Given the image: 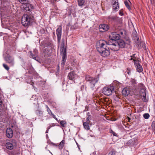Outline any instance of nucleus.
Instances as JSON below:
<instances>
[{
  "label": "nucleus",
  "mask_w": 155,
  "mask_h": 155,
  "mask_svg": "<svg viewBox=\"0 0 155 155\" xmlns=\"http://www.w3.org/2000/svg\"><path fill=\"white\" fill-rule=\"evenodd\" d=\"M111 45V43H110L109 41H107L101 40L97 42L96 46L97 51L100 55L104 57H106L110 54L109 48L108 46Z\"/></svg>",
  "instance_id": "f257e3e1"
},
{
  "label": "nucleus",
  "mask_w": 155,
  "mask_h": 155,
  "mask_svg": "<svg viewBox=\"0 0 155 155\" xmlns=\"http://www.w3.org/2000/svg\"><path fill=\"white\" fill-rule=\"evenodd\" d=\"M34 16L32 12H29L28 15L25 14L23 15L21 19V23L25 27L29 25L31 23L33 22Z\"/></svg>",
  "instance_id": "f03ea898"
},
{
  "label": "nucleus",
  "mask_w": 155,
  "mask_h": 155,
  "mask_svg": "<svg viewBox=\"0 0 155 155\" xmlns=\"http://www.w3.org/2000/svg\"><path fill=\"white\" fill-rule=\"evenodd\" d=\"M126 45L125 42L122 39H119L115 42L113 43L112 45L110 47V49L114 51H118L120 48H124Z\"/></svg>",
  "instance_id": "7ed1b4c3"
},
{
  "label": "nucleus",
  "mask_w": 155,
  "mask_h": 155,
  "mask_svg": "<svg viewBox=\"0 0 155 155\" xmlns=\"http://www.w3.org/2000/svg\"><path fill=\"white\" fill-rule=\"evenodd\" d=\"M61 53L62 55L61 64L64 65L67 59L66 47L65 45L64 40L62 39V42L61 45Z\"/></svg>",
  "instance_id": "20e7f679"
},
{
  "label": "nucleus",
  "mask_w": 155,
  "mask_h": 155,
  "mask_svg": "<svg viewBox=\"0 0 155 155\" xmlns=\"http://www.w3.org/2000/svg\"><path fill=\"white\" fill-rule=\"evenodd\" d=\"M85 78L86 81L89 82L90 87L93 90L95 87V84L99 81L98 78H94L89 75H87Z\"/></svg>",
  "instance_id": "39448f33"
},
{
  "label": "nucleus",
  "mask_w": 155,
  "mask_h": 155,
  "mask_svg": "<svg viewBox=\"0 0 155 155\" xmlns=\"http://www.w3.org/2000/svg\"><path fill=\"white\" fill-rule=\"evenodd\" d=\"M120 38V36L119 34H117L116 32H112L109 36L110 40L109 41L110 43H111L112 44L113 43H114L116 41H118Z\"/></svg>",
  "instance_id": "423d86ee"
},
{
  "label": "nucleus",
  "mask_w": 155,
  "mask_h": 155,
  "mask_svg": "<svg viewBox=\"0 0 155 155\" xmlns=\"http://www.w3.org/2000/svg\"><path fill=\"white\" fill-rule=\"evenodd\" d=\"M21 8L22 11L24 12L30 11L33 8V7L31 4L29 3H25L22 5Z\"/></svg>",
  "instance_id": "0eeeda50"
},
{
  "label": "nucleus",
  "mask_w": 155,
  "mask_h": 155,
  "mask_svg": "<svg viewBox=\"0 0 155 155\" xmlns=\"http://www.w3.org/2000/svg\"><path fill=\"white\" fill-rule=\"evenodd\" d=\"M4 59L6 63L9 64L10 67H13L14 66L15 62L13 57L9 55H7L4 57Z\"/></svg>",
  "instance_id": "6e6552de"
},
{
  "label": "nucleus",
  "mask_w": 155,
  "mask_h": 155,
  "mask_svg": "<svg viewBox=\"0 0 155 155\" xmlns=\"http://www.w3.org/2000/svg\"><path fill=\"white\" fill-rule=\"evenodd\" d=\"M114 87L113 86L111 87L110 88L105 87L103 89L102 93L105 95L109 96L112 94V91L114 90Z\"/></svg>",
  "instance_id": "1a4fd4ad"
},
{
  "label": "nucleus",
  "mask_w": 155,
  "mask_h": 155,
  "mask_svg": "<svg viewBox=\"0 0 155 155\" xmlns=\"http://www.w3.org/2000/svg\"><path fill=\"white\" fill-rule=\"evenodd\" d=\"M133 61L134 62V64L137 71L139 73L142 72L143 71V69L141 65L139 63V61L138 60H136L134 59Z\"/></svg>",
  "instance_id": "9d476101"
},
{
  "label": "nucleus",
  "mask_w": 155,
  "mask_h": 155,
  "mask_svg": "<svg viewBox=\"0 0 155 155\" xmlns=\"http://www.w3.org/2000/svg\"><path fill=\"white\" fill-rule=\"evenodd\" d=\"M62 27L61 26H59L56 30V34L57 37L58 43L59 44L61 36Z\"/></svg>",
  "instance_id": "9b49d317"
},
{
  "label": "nucleus",
  "mask_w": 155,
  "mask_h": 155,
  "mask_svg": "<svg viewBox=\"0 0 155 155\" xmlns=\"http://www.w3.org/2000/svg\"><path fill=\"white\" fill-rule=\"evenodd\" d=\"M109 26L106 24H101L99 26V29L101 32L106 31L109 29Z\"/></svg>",
  "instance_id": "f8f14e48"
},
{
  "label": "nucleus",
  "mask_w": 155,
  "mask_h": 155,
  "mask_svg": "<svg viewBox=\"0 0 155 155\" xmlns=\"http://www.w3.org/2000/svg\"><path fill=\"white\" fill-rule=\"evenodd\" d=\"M77 77V74L75 73L74 71H72L69 73L68 74V77L71 80L74 81L75 78Z\"/></svg>",
  "instance_id": "ddd939ff"
},
{
  "label": "nucleus",
  "mask_w": 155,
  "mask_h": 155,
  "mask_svg": "<svg viewBox=\"0 0 155 155\" xmlns=\"http://www.w3.org/2000/svg\"><path fill=\"white\" fill-rule=\"evenodd\" d=\"M7 137L8 138H11L13 136V131L11 128H8L6 131Z\"/></svg>",
  "instance_id": "4468645a"
},
{
  "label": "nucleus",
  "mask_w": 155,
  "mask_h": 155,
  "mask_svg": "<svg viewBox=\"0 0 155 155\" xmlns=\"http://www.w3.org/2000/svg\"><path fill=\"white\" fill-rule=\"evenodd\" d=\"M31 54L30 55V57L34 59H35L37 56L38 52L37 50L35 49L34 50L33 53L32 52H30Z\"/></svg>",
  "instance_id": "2eb2a0df"
},
{
  "label": "nucleus",
  "mask_w": 155,
  "mask_h": 155,
  "mask_svg": "<svg viewBox=\"0 0 155 155\" xmlns=\"http://www.w3.org/2000/svg\"><path fill=\"white\" fill-rule=\"evenodd\" d=\"M145 91V89L144 88H143L141 89L140 92V95L141 96H143V100L144 101H146L145 100L146 99V94Z\"/></svg>",
  "instance_id": "dca6fc26"
},
{
  "label": "nucleus",
  "mask_w": 155,
  "mask_h": 155,
  "mask_svg": "<svg viewBox=\"0 0 155 155\" xmlns=\"http://www.w3.org/2000/svg\"><path fill=\"white\" fill-rule=\"evenodd\" d=\"M122 93L123 96L126 97L130 94V91L127 88H125L122 90Z\"/></svg>",
  "instance_id": "f3484780"
},
{
  "label": "nucleus",
  "mask_w": 155,
  "mask_h": 155,
  "mask_svg": "<svg viewBox=\"0 0 155 155\" xmlns=\"http://www.w3.org/2000/svg\"><path fill=\"white\" fill-rule=\"evenodd\" d=\"M118 4V0H115L113 4V7L114 9L116 10H118L119 8Z\"/></svg>",
  "instance_id": "a211bd4d"
},
{
  "label": "nucleus",
  "mask_w": 155,
  "mask_h": 155,
  "mask_svg": "<svg viewBox=\"0 0 155 155\" xmlns=\"http://www.w3.org/2000/svg\"><path fill=\"white\" fill-rule=\"evenodd\" d=\"M132 38L134 40L136 41L137 40H139V38L137 35V32L136 31L133 32L132 34Z\"/></svg>",
  "instance_id": "6ab92c4d"
},
{
  "label": "nucleus",
  "mask_w": 155,
  "mask_h": 155,
  "mask_svg": "<svg viewBox=\"0 0 155 155\" xmlns=\"http://www.w3.org/2000/svg\"><path fill=\"white\" fill-rule=\"evenodd\" d=\"M86 0H78L79 6L82 7L83 6L85 5Z\"/></svg>",
  "instance_id": "aec40b11"
},
{
  "label": "nucleus",
  "mask_w": 155,
  "mask_h": 155,
  "mask_svg": "<svg viewBox=\"0 0 155 155\" xmlns=\"http://www.w3.org/2000/svg\"><path fill=\"white\" fill-rule=\"evenodd\" d=\"M6 147L7 149L9 150H12L14 147L12 144L9 142H7L6 143Z\"/></svg>",
  "instance_id": "412c9836"
},
{
  "label": "nucleus",
  "mask_w": 155,
  "mask_h": 155,
  "mask_svg": "<svg viewBox=\"0 0 155 155\" xmlns=\"http://www.w3.org/2000/svg\"><path fill=\"white\" fill-rule=\"evenodd\" d=\"M65 141L62 140L58 146V147L60 150H61L64 145Z\"/></svg>",
  "instance_id": "4be33fe9"
},
{
  "label": "nucleus",
  "mask_w": 155,
  "mask_h": 155,
  "mask_svg": "<svg viewBox=\"0 0 155 155\" xmlns=\"http://www.w3.org/2000/svg\"><path fill=\"white\" fill-rule=\"evenodd\" d=\"M89 123L84 122L83 123V125L84 128L87 130L89 129Z\"/></svg>",
  "instance_id": "5701e85b"
},
{
  "label": "nucleus",
  "mask_w": 155,
  "mask_h": 155,
  "mask_svg": "<svg viewBox=\"0 0 155 155\" xmlns=\"http://www.w3.org/2000/svg\"><path fill=\"white\" fill-rule=\"evenodd\" d=\"M135 42L137 45V48L138 49H140L141 48V44L139 40H137L135 41Z\"/></svg>",
  "instance_id": "b1692460"
},
{
  "label": "nucleus",
  "mask_w": 155,
  "mask_h": 155,
  "mask_svg": "<svg viewBox=\"0 0 155 155\" xmlns=\"http://www.w3.org/2000/svg\"><path fill=\"white\" fill-rule=\"evenodd\" d=\"M28 69L29 70L28 71L30 74H32L35 72V69L31 65V66Z\"/></svg>",
  "instance_id": "393cba45"
},
{
  "label": "nucleus",
  "mask_w": 155,
  "mask_h": 155,
  "mask_svg": "<svg viewBox=\"0 0 155 155\" xmlns=\"http://www.w3.org/2000/svg\"><path fill=\"white\" fill-rule=\"evenodd\" d=\"M35 112L36 114L38 116H41L43 114L42 112L39 109L36 110Z\"/></svg>",
  "instance_id": "a878e982"
},
{
  "label": "nucleus",
  "mask_w": 155,
  "mask_h": 155,
  "mask_svg": "<svg viewBox=\"0 0 155 155\" xmlns=\"http://www.w3.org/2000/svg\"><path fill=\"white\" fill-rule=\"evenodd\" d=\"M60 124L62 127H64L67 124L66 121L64 120H61L60 122Z\"/></svg>",
  "instance_id": "bb28decb"
},
{
  "label": "nucleus",
  "mask_w": 155,
  "mask_h": 155,
  "mask_svg": "<svg viewBox=\"0 0 155 155\" xmlns=\"http://www.w3.org/2000/svg\"><path fill=\"white\" fill-rule=\"evenodd\" d=\"M9 143H10L14 147L15 146L16 144V141L15 140L12 139Z\"/></svg>",
  "instance_id": "cd10ccee"
},
{
  "label": "nucleus",
  "mask_w": 155,
  "mask_h": 155,
  "mask_svg": "<svg viewBox=\"0 0 155 155\" xmlns=\"http://www.w3.org/2000/svg\"><path fill=\"white\" fill-rule=\"evenodd\" d=\"M125 31L124 30L123 31H119V34H119L120 37H123V36L124 35V34H125Z\"/></svg>",
  "instance_id": "c85d7f7f"
},
{
  "label": "nucleus",
  "mask_w": 155,
  "mask_h": 155,
  "mask_svg": "<svg viewBox=\"0 0 155 155\" xmlns=\"http://www.w3.org/2000/svg\"><path fill=\"white\" fill-rule=\"evenodd\" d=\"M46 106V107L47 108V112L48 113V114H49L50 115H51V114H52V113L51 110L49 108L48 106L47 105Z\"/></svg>",
  "instance_id": "c756f323"
},
{
  "label": "nucleus",
  "mask_w": 155,
  "mask_h": 155,
  "mask_svg": "<svg viewBox=\"0 0 155 155\" xmlns=\"http://www.w3.org/2000/svg\"><path fill=\"white\" fill-rule=\"evenodd\" d=\"M143 117L145 119H148L150 115L148 113H145L143 114Z\"/></svg>",
  "instance_id": "7c9ffc66"
},
{
  "label": "nucleus",
  "mask_w": 155,
  "mask_h": 155,
  "mask_svg": "<svg viewBox=\"0 0 155 155\" xmlns=\"http://www.w3.org/2000/svg\"><path fill=\"white\" fill-rule=\"evenodd\" d=\"M19 2L23 4L28 2V0H18Z\"/></svg>",
  "instance_id": "2f4dec72"
},
{
  "label": "nucleus",
  "mask_w": 155,
  "mask_h": 155,
  "mask_svg": "<svg viewBox=\"0 0 155 155\" xmlns=\"http://www.w3.org/2000/svg\"><path fill=\"white\" fill-rule=\"evenodd\" d=\"M131 82L132 85L134 86H135V85L137 84L136 80L134 79H132L131 81Z\"/></svg>",
  "instance_id": "473e14b6"
},
{
  "label": "nucleus",
  "mask_w": 155,
  "mask_h": 155,
  "mask_svg": "<svg viewBox=\"0 0 155 155\" xmlns=\"http://www.w3.org/2000/svg\"><path fill=\"white\" fill-rule=\"evenodd\" d=\"M3 66L4 68L7 70L8 71L9 70V67L8 66V65L5 64H3Z\"/></svg>",
  "instance_id": "72a5a7b5"
},
{
  "label": "nucleus",
  "mask_w": 155,
  "mask_h": 155,
  "mask_svg": "<svg viewBox=\"0 0 155 155\" xmlns=\"http://www.w3.org/2000/svg\"><path fill=\"white\" fill-rule=\"evenodd\" d=\"M126 42H125L126 44H127L128 45H130L131 41H130V39L129 38H127L125 40Z\"/></svg>",
  "instance_id": "f704fd0d"
},
{
  "label": "nucleus",
  "mask_w": 155,
  "mask_h": 155,
  "mask_svg": "<svg viewBox=\"0 0 155 155\" xmlns=\"http://www.w3.org/2000/svg\"><path fill=\"white\" fill-rule=\"evenodd\" d=\"M115 152L114 150H112L108 153V155H115Z\"/></svg>",
  "instance_id": "c9c22d12"
},
{
  "label": "nucleus",
  "mask_w": 155,
  "mask_h": 155,
  "mask_svg": "<svg viewBox=\"0 0 155 155\" xmlns=\"http://www.w3.org/2000/svg\"><path fill=\"white\" fill-rule=\"evenodd\" d=\"M124 4L127 8H128L129 9H130V6L129 5V4L127 2H124Z\"/></svg>",
  "instance_id": "e433bc0d"
},
{
  "label": "nucleus",
  "mask_w": 155,
  "mask_h": 155,
  "mask_svg": "<svg viewBox=\"0 0 155 155\" xmlns=\"http://www.w3.org/2000/svg\"><path fill=\"white\" fill-rule=\"evenodd\" d=\"M151 126L153 130L155 129V121H153L152 122Z\"/></svg>",
  "instance_id": "4c0bfd02"
},
{
  "label": "nucleus",
  "mask_w": 155,
  "mask_h": 155,
  "mask_svg": "<svg viewBox=\"0 0 155 155\" xmlns=\"http://www.w3.org/2000/svg\"><path fill=\"white\" fill-rule=\"evenodd\" d=\"M126 72L127 74L129 75H130L131 74V70L130 68H127V71Z\"/></svg>",
  "instance_id": "58836bf2"
},
{
  "label": "nucleus",
  "mask_w": 155,
  "mask_h": 155,
  "mask_svg": "<svg viewBox=\"0 0 155 155\" xmlns=\"http://www.w3.org/2000/svg\"><path fill=\"white\" fill-rule=\"evenodd\" d=\"M90 117H87L86 120V122H87L88 123H89L90 122Z\"/></svg>",
  "instance_id": "ea45409f"
},
{
  "label": "nucleus",
  "mask_w": 155,
  "mask_h": 155,
  "mask_svg": "<svg viewBox=\"0 0 155 155\" xmlns=\"http://www.w3.org/2000/svg\"><path fill=\"white\" fill-rule=\"evenodd\" d=\"M113 29L114 31H117L118 30V28H116V26L115 25H114V26Z\"/></svg>",
  "instance_id": "a19ab883"
},
{
  "label": "nucleus",
  "mask_w": 155,
  "mask_h": 155,
  "mask_svg": "<svg viewBox=\"0 0 155 155\" xmlns=\"http://www.w3.org/2000/svg\"><path fill=\"white\" fill-rule=\"evenodd\" d=\"M110 132L113 134L114 136H117V134L115 132L113 131L112 130H111Z\"/></svg>",
  "instance_id": "79ce46f5"
},
{
  "label": "nucleus",
  "mask_w": 155,
  "mask_h": 155,
  "mask_svg": "<svg viewBox=\"0 0 155 155\" xmlns=\"http://www.w3.org/2000/svg\"><path fill=\"white\" fill-rule=\"evenodd\" d=\"M51 144L54 146L57 147L58 145L57 144L54 143H51Z\"/></svg>",
  "instance_id": "37998d69"
},
{
  "label": "nucleus",
  "mask_w": 155,
  "mask_h": 155,
  "mask_svg": "<svg viewBox=\"0 0 155 155\" xmlns=\"http://www.w3.org/2000/svg\"><path fill=\"white\" fill-rule=\"evenodd\" d=\"M135 58V54H133L131 56V58L130 60H132L133 58Z\"/></svg>",
  "instance_id": "c03bdc74"
},
{
  "label": "nucleus",
  "mask_w": 155,
  "mask_h": 155,
  "mask_svg": "<svg viewBox=\"0 0 155 155\" xmlns=\"http://www.w3.org/2000/svg\"><path fill=\"white\" fill-rule=\"evenodd\" d=\"M90 113H89V112H87V117H90Z\"/></svg>",
  "instance_id": "a18cd8bd"
},
{
  "label": "nucleus",
  "mask_w": 155,
  "mask_h": 155,
  "mask_svg": "<svg viewBox=\"0 0 155 155\" xmlns=\"http://www.w3.org/2000/svg\"><path fill=\"white\" fill-rule=\"evenodd\" d=\"M3 3H4V2H3V0H1V8H2V5L3 4Z\"/></svg>",
  "instance_id": "49530a36"
},
{
  "label": "nucleus",
  "mask_w": 155,
  "mask_h": 155,
  "mask_svg": "<svg viewBox=\"0 0 155 155\" xmlns=\"http://www.w3.org/2000/svg\"><path fill=\"white\" fill-rule=\"evenodd\" d=\"M2 102L1 100V98H0V107H1L2 104Z\"/></svg>",
  "instance_id": "de8ad7c7"
},
{
  "label": "nucleus",
  "mask_w": 155,
  "mask_h": 155,
  "mask_svg": "<svg viewBox=\"0 0 155 155\" xmlns=\"http://www.w3.org/2000/svg\"><path fill=\"white\" fill-rule=\"evenodd\" d=\"M142 47H143V49H146V46H145V45H143Z\"/></svg>",
  "instance_id": "09e8293b"
},
{
  "label": "nucleus",
  "mask_w": 155,
  "mask_h": 155,
  "mask_svg": "<svg viewBox=\"0 0 155 155\" xmlns=\"http://www.w3.org/2000/svg\"><path fill=\"white\" fill-rule=\"evenodd\" d=\"M119 14L120 15H123V13H122V12L121 11H120V12H119Z\"/></svg>",
  "instance_id": "8fccbe9b"
},
{
  "label": "nucleus",
  "mask_w": 155,
  "mask_h": 155,
  "mask_svg": "<svg viewBox=\"0 0 155 155\" xmlns=\"http://www.w3.org/2000/svg\"><path fill=\"white\" fill-rule=\"evenodd\" d=\"M51 115L54 118H55V116L54 114H51Z\"/></svg>",
  "instance_id": "3c124183"
},
{
  "label": "nucleus",
  "mask_w": 155,
  "mask_h": 155,
  "mask_svg": "<svg viewBox=\"0 0 155 155\" xmlns=\"http://www.w3.org/2000/svg\"><path fill=\"white\" fill-rule=\"evenodd\" d=\"M51 127V126H50L49 127H48V128H47V129L48 130L50 129V128Z\"/></svg>",
  "instance_id": "603ef678"
},
{
  "label": "nucleus",
  "mask_w": 155,
  "mask_h": 155,
  "mask_svg": "<svg viewBox=\"0 0 155 155\" xmlns=\"http://www.w3.org/2000/svg\"><path fill=\"white\" fill-rule=\"evenodd\" d=\"M140 85L141 86L143 87V84H142V83H140Z\"/></svg>",
  "instance_id": "864d4df0"
},
{
  "label": "nucleus",
  "mask_w": 155,
  "mask_h": 155,
  "mask_svg": "<svg viewBox=\"0 0 155 155\" xmlns=\"http://www.w3.org/2000/svg\"><path fill=\"white\" fill-rule=\"evenodd\" d=\"M48 130L47 129V130H46V133H48Z\"/></svg>",
  "instance_id": "5fc2aeb1"
},
{
  "label": "nucleus",
  "mask_w": 155,
  "mask_h": 155,
  "mask_svg": "<svg viewBox=\"0 0 155 155\" xmlns=\"http://www.w3.org/2000/svg\"><path fill=\"white\" fill-rule=\"evenodd\" d=\"M29 84H31V85H32V84H34V83L33 82H31V83H30Z\"/></svg>",
  "instance_id": "6e6d98bb"
},
{
  "label": "nucleus",
  "mask_w": 155,
  "mask_h": 155,
  "mask_svg": "<svg viewBox=\"0 0 155 155\" xmlns=\"http://www.w3.org/2000/svg\"><path fill=\"white\" fill-rule=\"evenodd\" d=\"M151 3H152V1H153V0H150Z\"/></svg>",
  "instance_id": "4d7b16f0"
},
{
  "label": "nucleus",
  "mask_w": 155,
  "mask_h": 155,
  "mask_svg": "<svg viewBox=\"0 0 155 155\" xmlns=\"http://www.w3.org/2000/svg\"><path fill=\"white\" fill-rule=\"evenodd\" d=\"M153 130H154V133L155 134V129Z\"/></svg>",
  "instance_id": "13d9d810"
},
{
  "label": "nucleus",
  "mask_w": 155,
  "mask_h": 155,
  "mask_svg": "<svg viewBox=\"0 0 155 155\" xmlns=\"http://www.w3.org/2000/svg\"><path fill=\"white\" fill-rule=\"evenodd\" d=\"M155 155V153H154V154H152V155Z\"/></svg>",
  "instance_id": "bf43d9fd"
},
{
  "label": "nucleus",
  "mask_w": 155,
  "mask_h": 155,
  "mask_svg": "<svg viewBox=\"0 0 155 155\" xmlns=\"http://www.w3.org/2000/svg\"><path fill=\"white\" fill-rule=\"evenodd\" d=\"M2 18H1V21H2Z\"/></svg>",
  "instance_id": "052dcab7"
},
{
  "label": "nucleus",
  "mask_w": 155,
  "mask_h": 155,
  "mask_svg": "<svg viewBox=\"0 0 155 155\" xmlns=\"http://www.w3.org/2000/svg\"><path fill=\"white\" fill-rule=\"evenodd\" d=\"M128 120H130V119L129 118H128Z\"/></svg>",
  "instance_id": "680f3d73"
}]
</instances>
